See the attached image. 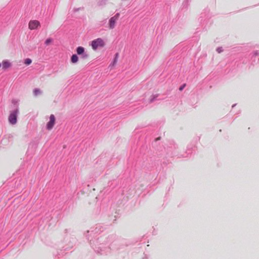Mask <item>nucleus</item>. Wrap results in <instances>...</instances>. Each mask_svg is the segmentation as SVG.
Wrapping results in <instances>:
<instances>
[{
  "mask_svg": "<svg viewBox=\"0 0 259 259\" xmlns=\"http://www.w3.org/2000/svg\"><path fill=\"white\" fill-rule=\"evenodd\" d=\"M56 121V118L53 114H51L49 117V121L47 123V128L48 130H51L54 127Z\"/></svg>",
  "mask_w": 259,
  "mask_h": 259,
  "instance_id": "4",
  "label": "nucleus"
},
{
  "mask_svg": "<svg viewBox=\"0 0 259 259\" xmlns=\"http://www.w3.org/2000/svg\"><path fill=\"white\" fill-rule=\"evenodd\" d=\"M184 86H185V85H184L183 87H180V91H182V90L183 89V88H184Z\"/></svg>",
  "mask_w": 259,
  "mask_h": 259,
  "instance_id": "15",
  "label": "nucleus"
},
{
  "mask_svg": "<svg viewBox=\"0 0 259 259\" xmlns=\"http://www.w3.org/2000/svg\"><path fill=\"white\" fill-rule=\"evenodd\" d=\"M97 202V197H95L93 200V203H96Z\"/></svg>",
  "mask_w": 259,
  "mask_h": 259,
  "instance_id": "14",
  "label": "nucleus"
},
{
  "mask_svg": "<svg viewBox=\"0 0 259 259\" xmlns=\"http://www.w3.org/2000/svg\"><path fill=\"white\" fill-rule=\"evenodd\" d=\"M119 17V14L117 13L114 16L112 17L109 20V27L112 29L115 27L117 20Z\"/></svg>",
  "mask_w": 259,
  "mask_h": 259,
  "instance_id": "3",
  "label": "nucleus"
},
{
  "mask_svg": "<svg viewBox=\"0 0 259 259\" xmlns=\"http://www.w3.org/2000/svg\"><path fill=\"white\" fill-rule=\"evenodd\" d=\"M104 45L105 42L101 38L94 39L91 42L92 48L94 51H96L98 48L103 47Z\"/></svg>",
  "mask_w": 259,
  "mask_h": 259,
  "instance_id": "1",
  "label": "nucleus"
},
{
  "mask_svg": "<svg viewBox=\"0 0 259 259\" xmlns=\"http://www.w3.org/2000/svg\"><path fill=\"white\" fill-rule=\"evenodd\" d=\"M34 95L36 96L41 94V91L39 89H35L33 90Z\"/></svg>",
  "mask_w": 259,
  "mask_h": 259,
  "instance_id": "10",
  "label": "nucleus"
},
{
  "mask_svg": "<svg viewBox=\"0 0 259 259\" xmlns=\"http://www.w3.org/2000/svg\"><path fill=\"white\" fill-rule=\"evenodd\" d=\"M52 42V39L51 38H48L47 39H46V40L45 41V44L47 45H49Z\"/></svg>",
  "mask_w": 259,
  "mask_h": 259,
  "instance_id": "12",
  "label": "nucleus"
},
{
  "mask_svg": "<svg viewBox=\"0 0 259 259\" xmlns=\"http://www.w3.org/2000/svg\"><path fill=\"white\" fill-rule=\"evenodd\" d=\"M40 26V22L37 20H31L28 24V27L30 30L37 29Z\"/></svg>",
  "mask_w": 259,
  "mask_h": 259,
  "instance_id": "5",
  "label": "nucleus"
},
{
  "mask_svg": "<svg viewBox=\"0 0 259 259\" xmlns=\"http://www.w3.org/2000/svg\"><path fill=\"white\" fill-rule=\"evenodd\" d=\"M31 62H32L31 60L29 58L25 59V61H24V63L27 65L30 64L31 63Z\"/></svg>",
  "mask_w": 259,
  "mask_h": 259,
  "instance_id": "11",
  "label": "nucleus"
},
{
  "mask_svg": "<svg viewBox=\"0 0 259 259\" xmlns=\"http://www.w3.org/2000/svg\"><path fill=\"white\" fill-rule=\"evenodd\" d=\"M78 60V57L76 55H73L71 58V61L72 63H76Z\"/></svg>",
  "mask_w": 259,
  "mask_h": 259,
  "instance_id": "8",
  "label": "nucleus"
},
{
  "mask_svg": "<svg viewBox=\"0 0 259 259\" xmlns=\"http://www.w3.org/2000/svg\"><path fill=\"white\" fill-rule=\"evenodd\" d=\"M223 48L222 47H219L218 48H217V51L219 53H221L223 52Z\"/></svg>",
  "mask_w": 259,
  "mask_h": 259,
  "instance_id": "13",
  "label": "nucleus"
},
{
  "mask_svg": "<svg viewBox=\"0 0 259 259\" xmlns=\"http://www.w3.org/2000/svg\"><path fill=\"white\" fill-rule=\"evenodd\" d=\"M2 65L3 69H6L11 66V63L8 60H4Z\"/></svg>",
  "mask_w": 259,
  "mask_h": 259,
  "instance_id": "6",
  "label": "nucleus"
},
{
  "mask_svg": "<svg viewBox=\"0 0 259 259\" xmlns=\"http://www.w3.org/2000/svg\"><path fill=\"white\" fill-rule=\"evenodd\" d=\"M84 52V49L82 47H78L76 49V52L78 55H81Z\"/></svg>",
  "mask_w": 259,
  "mask_h": 259,
  "instance_id": "7",
  "label": "nucleus"
},
{
  "mask_svg": "<svg viewBox=\"0 0 259 259\" xmlns=\"http://www.w3.org/2000/svg\"><path fill=\"white\" fill-rule=\"evenodd\" d=\"M19 113L18 109L12 111L9 116V121L12 124H15L17 122V117Z\"/></svg>",
  "mask_w": 259,
  "mask_h": 259,
  "instance_id": "2",
  "label": "nucleus"
},
{
  "mask_svg": "<svg viewBox=\"0 0 259 259\" xmlns=\"http://www.w3.org/2000/svg\"><path fill=\"white\" fill-rule=\"evenodd\" d=\"M158 97V95H151L149 98L148 99V101L149 103H151L153 102L155 99Z\"/></svg>",
  "mask_w": 259,
  "mask_h": 259,
  "instance_id": "9",
  "label": "nucleus"
}]
</instances>
